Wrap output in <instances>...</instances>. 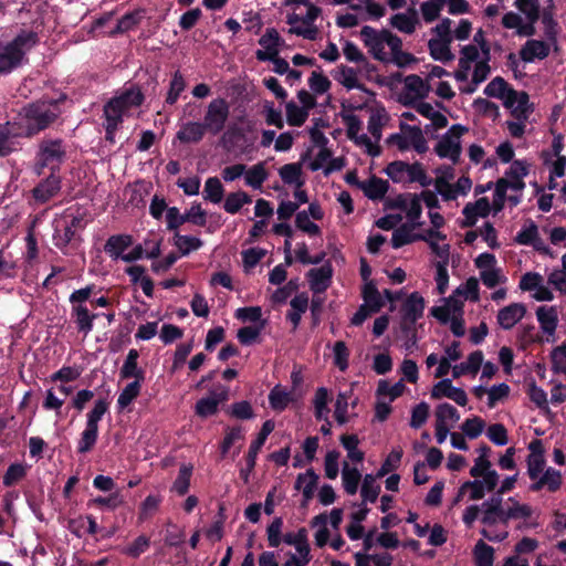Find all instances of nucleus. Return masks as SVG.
<instances>
[{
	"label": "nucleus",
	"mask_w": 566,
	"mask_h": 566,
	"mask_svg": "<svg viewBox=\"0 0 566 566\" xmlns=\"http://www.w3.org/2000/svg\"><path fill=\"white\" fill-rule=\"evenodd\" d=\"M518 473L504 478L496 494L484 501L481 506H468L462 516L463 523L471 527L481 515L480 521L483 525L481 534L492 542H502L509 536V522L523 521L526 522L533 515V509L526 503H522L515 497L503 500L505 493L515 489Z\"/></svg>",
	"instance_id": "obj_1"
},
{
	"label": "nucleus",
	"mask_w": 566,
	"mask_h": 566,
	"mask_svg": "<svg viewBox=\"0 0 566 566\" xmlns=\"http://www.w3.org/2000/svg\"><path fill=\"white\" fill-rule=\"evenodd\" d=\"M359 35L368 53L379 62L406 67L416 61L411 53L403 51L402 40L388 29L365 25Z\"/></svg>",
	"instance_id": "obj_2"
},
{
	"label": "nucleus",
	"mask_w": 566,
	"mask_h": 566,
	"mask_svg": "<svg viewBox=\"0 0 566 566\" xmlns=\"http://www.w3.org/2000/svg\"><path fill=\"white\" fill-rule=\"evenodd\" d=\"M490 48L480 49L469 44L462 48L459 59V69L454 72V78L459 83V90L464 94H472L490 74Z\"/></svg>",
	"instance_id": "obj_3"
},
{
	"label": "nucleus",
	"mask_w": 566,
	"mask_h": 566,
	"mask_svg": "<svg viewBox=\"0 0 566 566\" xmlns=\"http://www.w3.org/2000/svg\"><path fill=\"white\" fill-rule=\"evenodd\" d=\"M144 101V95L139 88L130 87L118 96L113 97L104 106L106 138L114 142V134L122 123L123 116L128 114L132 108L138 107Z\"/></svg>",
	"instance_id": "obj_4"
},
{
	"label": "nucleus",
	"mask_w": 566,
	"mask_h": 566,
	"mask_svg": "<svg viewBox=\"0 0 566 566\" xmlns=\"http://www.w3.org/2000/svg\"><path fill=\"white\" fill-rule=\"evenodd\" d=\"M59 114V106L54 102H38L24 107L20 115L25 135L31 136L46 128Z\"/></svg>",
	"instance_id": "obj_5"
},
{
	"label": "nucleus",
	"mask_w": 566,
	"mask_h": 566,
	"mask_svg": "<svg viewBox=\"0 0 566 566\" xmlns=\"http://www.w3.org/2000/svg\"><path fill=\"white\" fill-rule=\"evenodd\" d=\"M35 43L34 33L19 34L14 40L0 48V74L8 73L21 64L27 51Z\"/></svg>",
	"instance_id": "obj_6"
},
{
	"label": "nucleus",
	"mask_w": 566,
	"mask_h": 566,
	"mask_svg": "<svg viewBox=\"0 0 566 566\" xmlns=\"http://www.w3.org/2000/svg\"><path fill=\"white\" fill-rule=\"evenodd\" d=\"M385 171L394 182H418L422 187H428L432 182L420 163L408 164L397 160L390 163Z\"/></svg>",
	"instance_id": "obj_7"
},
{
	"label": "nucleus",
	"mask_w": 566,
	"mask_h": 566,
	"mask_svg": "<svg viewBox=\"0 0 566 566\" xmlns=\"http://www.w3.org/2000/svg\"><path fill=\"white\" fill-rule=\"evenodd\" d=\"M465 133H468L467 127L460 124L452 125L437 139L433 151L438 157L449 159L452 164H457L462 154L461 138Z\"/></svg>",
	"instance_id": "obj_8"
},
{
	"label": "nucleus",
	"mask_w": 566,
	"mask_h": 566,
	"mask_svg": "<svg viewBox=\"0 0 566 566\" xmlns=\"http://www.w3.org/2000/svg\"><path fill=\"white\" fill-rule=\"evenodd\" d=\"M499 483L500 474L497 472H484L479 478L467 481L460 486L454 503L460 502L467 492H469V500H482L486 493L496 492Z\"/></svg>",
	"instance_id": "obj_9"
},
{
	"label": "nucleus",
	"mask_w": 566,
	"mask_h": 566,
	"mask_svg": "<svg viewBox=\"0 0 566 566\" xmlns=\"http://www.w3.org/2000/svg\"><path fill=\"white\" fill-rule=\"evenodd\" d=\"M230 115V107L224 98L218 97L212 99L205 112L202 124L206 130L216 136L220 134Z\"/></svg>",
	"instance_id": "obj_10"
},
{
	"label": "nucleus",
	"mask_w": 566,
	"mask_h": 566,
	"mask_svg": "<svg viewBox=\"0 0 566 566\" xmlns=\"http://www.w3.org/2000/svg\"><path fill=\"white\" fill-rule=\"evenodd\" d=\"M389 207L405 212L408 222L411 223L413 228L422 227V203L418 193L406 192L399 195L390 201Z\"/></svg>",
	"instance_id": "obj_11"
},
{
	"label": "nucleus",
	"mask_w": 566,
	"mask_h": 566,
	"mask_svg": "<svg viewBox=\"0 0 566 566\" xmlns=\"http://www.w3.org/2000/svg\"><path fill=\"white\" fill-rule=\"evenodd\" d=\"M400 133L391 135L389 142L400 150L415 148L417 151L424 150V138L419 126L407 124L400 125Z\"/></svg>",
	"instance_id": "obj_12"
},
{
	"label": "nucleus",
	"mask_w": 566,
	"mask_h": 566,
	"mask_svg": "<svg viewBox=\"0 0 566 566\" xmlns=\"http://www.w3.org/2000/svg\"><path fill=\"white\" fill-rule=\"evenodd\" d=\"M65 151L61 140H43L38 154V165L41 168L48 167L54 171L63 163Z\"/></svg>",
	"instance_id": "obj_13"
},
{
	"label": "nucleus",
	"mask_w": 566,
	"mask_h": 566,
	"mask_svg": "<svg viewBox=\"0 0 566 566\" xmlns=\"http://www.w3.org/2000/svg\"><path fill=\"white\" fill-rule=\"evenodd\" d=\"M436 191L444 200H455L460 196H465L472 188V181L469 177L462 176L454 185L448 181V176L437 177L433 182Z\"/></svg>",
	"instance_id": "obj_14"
},
{
	"label": "nucleus",
	"mask_w": 566,
	"mask_h": 566,
	"mask_svg": "<svg viewBox=\"0 0 566 566\" xmlns=\"http://www.w3.org/2000/svg\"><path fill=\"white\" fill-rule=\"evenodd\" d=\"M344 120L346 124L348 137L353 139L358 146L363 147L368 155L377 156L379 154V147L378 145H375V142H373L369 136L361 133V120L356 115H347L345 116Z\"/></svg>",
	"instance_id": "obj_15"
},
{
	"label": "nucleus",
	"mask_w": 566,
	"mask_h": 566,
	"mask_svg": "<svg viewBox=\"0 0 566 566\" xmlns=\"http://www.w3.org/2000/svg\"><path fill=\"white\" fill-rule=\"evenodd\" d=\"M518 287L524 292H534L533 297L538 302L554 300L553 292L544 285V277L537 272H526L521 276Z\"/></svg>",
	"instance_id": "obj_16"
},
{
	"label": "nucleus",
	"mask_w": 566,
	"mask_h": 566,
	"mask_svg": "<svg viewBox=\"0 0 566 566\" xmlns=\"http://www.w3.org/2000/svg\"><path fill=\"white\" fill-rule=\"evenodd\" d=\"M423 297L417 292L410 294L401 307V328L411 331L413 324L423 315Z\"/></svg>",
	"instance_id": "obj_17"
},
{
	"label": "nucleus",
	"mask_w": 566,
	"mask_h": 566,
	"mask_svg": "<svg viewBox=\"0 0 566 566\" xmlns=\"http://www.w3.org/2000/svg\"><path fill=\"white\" fill-rule=\"evenodd\" d=\"M388 25L407 35L413 34L420 27L421 20L415 8H409L405 12L392 14L388 20Z\"/></svg>",
	"instance_id": "obj_18"
},
{
	"label": "nucleus",
	"mask_w": 566,
	"mask_h": 566,
	"mask_svg": "<svg viewBox=\"0 0 566 566\" xmlns=\"http://www.w3.org/2000/svg\"><path fill=\"white\" fill-rule=\"evenodd\" d=\"M229 389L224 386L216 387L207 397L199 399L196 403V413L201 418L210 417L218 411L221 402L228 400Z\"/></svg>",
	"instance_id": "obj_19"
},
{
	"label": "nucleus",
	"mask_w": 566,
	"mask_h": 566,
	"mask_svg": "<svg viewBox=\"0 0 566 566\" xmlns=\"http://www.w3.org/2000/svg\"><path fill=\"white\" fill-rule=\"evenodd\" d=\"M306 9V14L301 15V27L290 29L289 33L313 41L316 40L318 35V29L315 25V21L319 17L322 10L313 3L308 4Z\"/></svg>",
	"instance_id": "obj_20"
},
{
	"label": "nucleus",
	"mask_w": 566,
	"mask_h": 566,
	"mask_svg": "<svg viewBox=\"0 0 566 566\" xmlns=\"http://www.w3.org/2000/svg\"><path fill=\"white\" fill-rule=\"evenodd\" d=\"M431 398H449L462 407L468 403L467 392L461 388L454 387L450 379H442L439 382H437L432 387Z\"/></svg>",
	"instance_id": "obj_21"
},
{
	"label": "nucleus",
	"mask_w": 566,
	"mask_h": 566,
	"mask_svg": "<svg viewBox=\"0 0 566 566\" xmlns=\"http://www.w3.org/2000/svg\"><path fill=\"white\" fill-rule=\"evenodd\" d=\"M530 454L527 457V474L531 480H536L545 467L544 447L541 440H533L528 444Z\"/></svg>",
	"instance_id": "obj_22"
},
{
	"label": "nucleus",
	"mask_w": 566,
	"mask_h": 566,
	"mask_svg": "<svg viewBox=\"0 0 566 566\" xmlns=\"http://www.w3.org/2000/svg\"><path fill=\"white\" fill-rule=\"evenodd\" d=\"M421 241L429 244L431 251L439 258L438 262L449 263L450 245L443 243L446 234L441 231H423L419 234Z\"/></svg>",
	"instance_id": "obj_23"
},
{
	"label": "nucleus",
	"mask_w": 566,
	"mask_h": 566,
	"mask_svg": "<svg viewBox=\"0 0 566 566\" xmlns=\"http://www.w3.org/2000/svg\"><path fill=\"white\" fill-rule=\"evenodd\" d=\"M431 314L442 324L457 316H463V301L454 293L441 306L432 307Z\"/></svg>",
	"instance_id": "obj_24"
},
{
	"label": "nucleus",
	"mask_w": 566,
	"mask_h": 566,
	"mask_svg": "<svg viewBox=\"0 0 566 566\" xmlns=\"http://www.w3.org/2000/svg\"><path fill=\"white\" fill-rule=\"evenodd\" d=\"M503 105L511 111L513 117L528 118L533 108L525 92L514 91Z\"/></svg>",
	"instance_id": "obj_25"
},
{
	"label": "nucleus",
	"mask_w": 566,
	"mask_h": 566,
	"mask_svg": "<svg viewBox=\"0 0 566 566\" xmlns=\"http://www.w3.org/2000/svg\"><path fill=\"white\" fill-rule=\"evenodd\" d=\"M415 111L421 116L430 120V126L434 129L447 127L448 118L441 112L440 104H430L427 102H419L415 105Z\"/></svg>",
	"instance_id": "obj_26"
},
{
	"label": "nucleus",
	"mask_w": 566,
	"mask_h": 566,
	"mask_svg": "<svg viewBox=\"0 0 566 566\" xmlns=\"http://www.w3.org/2000/svg\"><path fill=\"white\" fill-rule=\"evenodd\" d=\"M526 306L522 303H512L497 313V323L503 329H511L514 327L525 315Z\"/></svg>",
	"instance_id": "obj_27"
},
{
	"label": "nucleus",
	"mask_w": 566,
	"mask_h": 566,
	"mask_svg": "<svg viewBox=\"0 0 566 566\" xmlns=\"http://www.w3.org/2000/svg\"><path fill=\"white\" fill-rule=\"evenodd\" d=\"M333 270L329 264L311 269L307 273L310 287L315 294L323 293L331 284Z\"/></svg>",
	"instance_id": "obj_28"
},
{
	"label": "nucleus",
	"mask_w": 566,
	"mask_h": 566,
	"mask_svg": "<svg viewBox=\"0 0 566 566\" xmlns=\"http://www.w3.org/2000/svg\"><path fill=\"white\" fill-rule=\"evenodd\" d=\"M283 541L295 547L297 552L296 560L307 564L310 562V546L307 543V532L305 528H300L296 533H287L284 535Z\"/></svg>",
	"instance_id": "obj_29"
},
{
	"label": "nucleus",
	"mask_w": 566,
	"mask_h": 566,
	"mask_svg": "<svg viewBox=\"0 0 566 566\" xmlns=\"http://www.w3.org/2000/svg\"><path fill=\"white\" fill-rule=\"evenodd\" d=\"M536 317L541 329L548 337H554L558 325V313L555 306H539L536 310Z\"/></svg>",
	"instance_id": "obj_30"
},
{
	"label": "nucleus",
	"mask_w": 566,
	"mask_h": 566,
	"mask_svg": "<svg viewBox=\"0 0 566 566\" xmlns=\"http://www.w3.org/2000/svg\"><path fill=\"white\" fill-rule=\"evenodd\" d=\"M531 485L532 491H539L546 488L549 492H556L562 486V474L559 471L548 468L546 469Z\"/></svg>",
	"instance_id": "obj_31"
},
{
	"label": "nucleus",
	"mask_w": 566,
	"mask_h": 566,
	"mask_svg": "<svg viewBox=\"0 0 566 566\" xmlns=\"http://www.w3.org/2000/svg\"><path fill=\"white\" fill-rule=\"evenodd\" d=\"M357 186L371 200L382 199L389 187L387 180L378 177H370L367 180L359 181Z\"/></svg>",
	"instance_id": "obj_32"
},
{
	"label": "nucleus",
	"mask_w": 566,
	"mask_h": 566,
	"mask_svg": "<svg viewBox=\"0 0 566 566\" xmlns=\"http://www.w3.org/2000/svg\"><path fill=\"white\" fill-rule=\"evenodd\" d=\"M208 133L202 122H187L184 123L176 134L177 139L181 143H199Z\"/></svg>",
	"instance_id": "obj_33"
},
{
	"label": "nucleus",
	"mask_w": 566,
	"mask_h": 566,
	"mask_svg": "<svg viewBox=\"0 0 566 566\" xmlns=\"http://www.w3.org/2000/svg\"><path fill=\"white\" fill-rule=\"evenodd\" d=\"M80 223V219L72 218L69 222L66 220H59L55 224V232L53 235L54 243L57 248H64L73 239L75 232L74 228Z\"/></svg>",
	"instance_id": "obj_34"
},
{
	"label": "nucleus",
	"mask_w": 566,
	"mask_h": 566,
	"mask_svg": "<svg viewBox=\"0 0 566 566\" xmlns=\"http://www.w3.org/2000/svg\"><path fill=\"white\" fill-rule=\"evenodd\" d=\"M133 243L132 235L128 234H117L112 235L107 239L104 250L105 252L114 260H122L124 255V251L129 248Z\"/></svg>",
	"instance_id": "obj_35"
},
{
	"label": "nucleus",
	"mask_w": 566,
	"mask_h": 566,
	"mask_svg": "<svg viewBox=\"0 0 566 566\" xmlns=\"http://www.w3.org/2000/svg\"><path fill=\"white\" fill-rule=\"evenodd\" d=\"M405 87L408 95L412 98H424L432 90V83H429L426 78L423 80L419 75L412 74L405 78Z\"/></svg>",
	"instance_id": "obj_36"
},
{
	"label": "nucleus",
	"mask_w": 566,
	"mask_h": 566,
	"mask_svg": "<svg viewBox=\"0 0 566 566\" xmlns=\"http://www.w3.org/2000/svg\"><path fill=\"white\" fill-rule=\"evenodd\" d=\"M60 188V178L52 174L33 189V196L38 201L45 202L54 197Z\"/></svg>",
	"instance_id": "obj_37"
},
{
	"label": "nucleus",
	"mask_w": 566,
	"mask_h": 566,
	"mask_svg": "<svg viewBox=\"0 0 566 566\" xmlns=\"http://www.w3.org/2000/svg\"><path fill=\"white\" fill-rule=\"evenodd\" d=\"M72 317L75 319L78 332L87 335L93 329L95 314H91L88 308L83 304L72 306Z\"/></svg>",
	"instance_id": "obj_38"
},
{
	"label": "nucleus",
	"mask_w": 566,
	"mask_h": 566,
	"mask_svg": "<svg viewBox=\"0 0 566 566\" xmlns=\"http://www.w3.org/2000/svg\"><path fill=\"white\" fill-rule=\"evenodd\" d=\"M479 453L478 458L474 460L473 467L470 469V475L472 478H479L482 473L489 472H497L492 468V463L489 459L491 449L486 444H482L476 449Z\"/></svg>",
	"instance_id": "obj_39"
},
{
	"label": "nucleus",
	"mask_w": 566,
	"mask_h": 566,
	"mask_svg": "<svg viewBox=\"0 0 566 566\" xmlns=\"http://www.w3.org/2000/svg\"><path fill=\"white\" fill-rule=\"evenodd\" d=\"M273 430H274V422L273 421L268 420V421H265L263 423L262 429H261L259 436L251 443V446L249 448V452H248V457H247V462H248L249 468L252 469L255 465L256 455H258L259 451L261 450V448L263 447L268 436Z\"/></svg>",
	"instance_id": "obj_40"
},
{
	"label": "nucleus",
	"mask_w": 566,
	"mask_h": 566,
	"mask_svg": "<svg viewBox=\"0 0 566 566\" xmlns=\"http://www.w3.org/2000/svg\"><path fill=\"white\" fill-rule=\"evenodd\" d=\"M490 213V202L486 198H480L474 203H468L463 208L467 226H473L479 217H486Z\"/></svg>",
	"instance_id": "obj_41"
},
{
	"label": "nucleus",
	"mask_w": 566,
	"mask_h": 566,
	"mask_svg": "<svg viewBox=\"0 0 566 566\" xmlns=\"http://www.w3.org/2000/svg\"><path fill=\"white\" fill-rule=\"evenodd\" d=\"M549 53V46L544 41L531 40L527 41L521 51V56L526 62H532L535 59H544Z\"/></svg>",
	"instance_id": "obj_42"
},
{
	"label": "nucleus",
	"mask_w": 566,
	"mask_h": 566,
	"mask_svg": "<svg viewBox=\"0 0 566 566\" xmlns=\"http://www.w3.org/2000/svg\"><path fill=\"white\" fill-rule=\"evenodd\" d=\"M451 43L452 41L450 40L430 39L428 42V48L431 56L434 60L443 63L452 61L454 55L450 49Z\"/></svg>",
	"instance_id": "obj_43"
},
{
	"label": "nucleus",
	"mask_w": 566,
	"mask_h": 566,
	"mask_svg": "<svg viewBox=\"0 0 566 566\" xmlns=\"http://www.w3.org/2000/svg\"><path fill=\"white\" fill-rule=\"evenodd\" d=\"M291 311L287 313V319L293 324V328L296 329L302 314H304L308 307V296L305 293L295 295L291 302Z\"/></svg>",
	"instance_id": "obj_44"
},
{
	"label": "nucleus",
	"mask_w": 566,
	"mask_h": 566,
	"mask_svg": "<svg viewBox=\"0 0 566 566\" xmlns=\"http://www.w3.org/2000/svg\"><path fill=\"white\" fill-rule=\"evenodd\" d=\"M436 424L452 428L460 419L458 410L450 403H440L434 411Z\"/></svg>",
	"instance_id": "obj_45"
},
{
	"label": "nucleus",
	"mask_w": 566,
	"mask_h": 566,
	"mask_svg": "<svg viewBox=\"0 0 566 566\" xmlns=\"http://www.w3.org/2000/svg\"><path fill=\"white\" fill-rule=\"evenodd\" d=\"M388 116L385 109H374L371 111L368 118V132L370 134V138L375 142V145L381 138V129L384 125L387 123Z\"/></svg>",
	"instance_id": "obj_46"
},
{
	"label": "nucleus",
	"mask_w": 566,
	"mask_h": 566,
	"mask_svg": "<svg viewBox=\"0 0 566 566\" xmlns=\"http://www.w3.org/2000/svg\"><path fill=\"white\" fill-rule=\"evenodd\" d=\"M317 480V474H315V472L312 469H310L305 473L298 474L295 482V489L301 491L303 493L304 499L308 501L310 499H312L314 494Z\"/></svg>",
	"instance_id": "obj_47"
},
{
	"label": "nucleus",
	"mask_w": 566,
	"mask_h": 566,
	"mask_svg": "<svg viewBox=\"0 0 566 566\" xmlns=\"http://www.w3.org/2000/svg\"><path fill=\"white\" fill-rule=\"evenodd\" d=\"M415 229L416 228H413L411 223L402 224L399 228L395 229L391 237L392 247L395 249H398L406 244L420 240L419 234L413 233Z\"/></svg>",
	"instance_id": "obj_48"
},
{
	"label": "nucleus",
	"mask_w": 566,
	"mask_h": 566,
	"mask_svg": "<svg viewBox=\"0 0 566 566\" xmlns=\"http://www.w3.org/2000/svg\"><path fill=\"white\" fill-rule=\"evenodd\" d=\"M514 91L502 77L496 76L485 86L484 94L489 97L499 98L504 103Z\"/></svg>",
	"instance_id": "obj_49"
},
{
	"label": "nucleus",
	"mask_w": 566,
	"mask_h": 566,
	"mask_svg": "<svg viewBox=\"0 0 566 566\" xmlns=\"http://www.w3.org/2000/svg\"><path fill=\"white\" fill-rule=\"evenodd\" d=\"M279 175L284 184L293 185L302 188L304 180L302 179V166L300 164H286L279 169Z\"/></svg>",
	"instance_id": "obj_50"
},
{
	"label": "nucleus",
	"mask_w": 566,
	"mask_h": 566,
	"mask_svg": "<svg viewBox=\"0 0 566 566\" xmlns=\"http://www.w3.org/2000/svg\"><path fill=\"white\" fill-rule=\"evenodd\" d=\"M361 474L356 468L349 467L347 462L343 464L342 480L343 486L347 494L354 495L358 490Z\"/></svg>",
	"instance_id": "obj_51"
},
{
	"label": "nucleus",
	"mask_w": 566,
	"mask_h": 566,
	"mask_svg": "<svg viewBox=\"0 0 566 566\" xmlns=\"http://www.w3.org/2000/svg\"><path fill=\"white\" fill-rule=\"evenodd\" d=\"M138 356L139 355L136 349H130L128 352L125 363L120 369V376L123 378H135V380L139 381L144 379V371L137 366Z\"/></svg>",
	"instance_id": "obj_52"
},
{
	"label": "nucleus",
	"mask_w": 566,
	"mask_h": 566,
	"mask_svg": "<svg viewBox=\"0 0 566 566\" xmlns=\"http://www.w3.org/2000/svg\"><path fill=\"white\" fill-rule=\"evenodd\" d=\"M266 179L268 171L263 163L253 165L249 169L245 168L244 180L249 187L260 189Z\"/></svg>",
	"instance_id": "obj_53"
},
{
	"label": "nucleus",
	"mask_w": 566,
	"mask_h": 566,
	"mask_svg": "<svg viewBox=\"0 0 566 566\" xmlns=\"http://www.w3.org/2000/svg\"><path fill=\"white\" fill-rule=\"evenodd\" d=\"M544 163L549 168V189H555L557 187V182L555 178L563 177L566 169V156H557V157H543Z\"/></svg>",
	"instance_id": "obj_54"
},
{
	"label": "nucleus",
	"mask_w": 566,
	"mask_h": 566,
	"mask_svg": "<svg viewBox=\"0 0 566 566\" xmlns=\"http://www.w3.org/2000/svg\"><path fill=\"white\" fill-rule=\"evenodd\" d=\"M202 244V241L197 237L182 235L178 232L174 235V245L182 255H187L192 251L199 250Z\"/></svg>",
	"instance_id": "obj_55"
},
{
	"label": "nucleus",
	"mask_w": 566,
	"mask_h": 566,
	"mask_svg": "<svg viewBox=\"0 0 566 566\" xmlns=\"http://www.w3.org/2000/svg\"><path fill=\"white\" fill-rule=\"evenodd\" d=\"M293 400V392L286 391L279 386L274 387L269 395L270 405L274 410L285 409Z\"/></svg>",
	"instance_id": "obj_56"
},
{
	"label": "nucleus",
	"mask_w": 566,
	"mask_h": 566,
	"mask_svg": "<svg viewBox=\"0 0 566 566\" xmlns=\"http://www.w3.org/2000/svg\"><path fill=\"white\" fill-rule=\"evenodd\" d=\"M285 113L287 124L296 127L302 126L308 117V111L294 102L286 103Z\"/></svg>",
	"instance_id": "obj_57"
},
{
	"label": "nucleus",
	"mask_w": 566,
	"mask_h": 566,
	"mask_svg": "<svg viewBox=\"0 0 566 566\" xmlns=\"http://www.w3.org/2000/svg\"><path fill=\"white\" fill-rule=\"evenodd\" d=\"M405 389L406 386L402 380H399L396 384H390L387 380H379L377 387V396L382 398L388 397V400L392 401L401 396Z\"/></svg>",
	"instance_id": "obj_58"
},
{
	"label": "nucleus",
	"mask_w": 566,
	"mask_h": 566,
	"mask_svg": "<svg viewBox=\"0 0 566 566\" xmlns=\"http://www.w3.org/2000/svg\"><path fill=\"white\" fill-rule=\"evenodd\" d=\"M473 555L476 566H493L494 549L483 541L475 544Z\"/></svg>",
	"instance_id": "obj_59"
},
{
	"label": "nucleus",
	"mask_w": 566,
	"mask_h": 566,
	"mask_svg": "<svg viewBox=\"0 0 566 566\" xmlns=\"http://www.w3.org/2000/svg\"><path fill=\"white\" fill-rule=\"evenodd\" d=\"M379 476L373 474H366L361 485V497L364 502H375L380 492V485L377 483Z\"/></svg>",
	"instance_id": "obj_60"
},
{
	"label": "nucleus",
	"mask_w": 566,
	"mask_h": 566,
	"mask_svg": "<svg viewBox=\"0 0 566 566\" xmlns=\"http://www.w3.org/2000/svg\"><path fill=\"white\" fill-rule=\"evenodd\" d=\"M22 135L14 128V125L6 123L0 125V155L4 156L13 149L12 137Z\"/></svg>",
	"instance_id": "obj_61"
},
{
	"label": "nucleus",
	"mask_w": 566,
	"mask_h": 566,
	"mask_svg": "<svg viewBox=\"0 0 566 566\" xmlns=\"http://www.w3.org/2000/svg\"><path fill=\"white\" fill-rule=\"evenodd\" d=\"M223 186L217 177H210L206 180L203 188V198L213 203H219L223 197Z\"/></svg>",
	"instance_id": "obj_62"
},
{
	"label": "nucleus",
	"mask_w": 566,
	"mask_h": 566,
	"mask_svg": "<svg viewBox=\"0 0 566 566\" xmlns=\"http://www.w3.org/2000/svg\"><path fill=\"white\" fill-rule=\"evenodd\" d=\"M514 6L525 15L530 25H533L538 20V0H515Z\"/></svg>",
	"instance_id": "obj_63"
},
{
	"label": "nucleus",
	"mask_w": 566,
	"mask_h": 566,
	"mask_svg": "<svg viewBox=\"0 0 566 566\" xmlns=\"http://www.w3.org/2000/svg\"><path fill=\"white\" fill-rule=\"evenodd\" d=\"M443 9V0H426L420 4L421 17L424 22L436 21Z\"/></svg>",
	"instance_id": "obj_64"
}]
</instances>
